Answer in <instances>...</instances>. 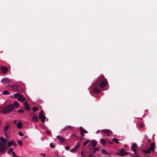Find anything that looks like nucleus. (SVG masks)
Instances as JSON below:
<instances>
[{"instance_id":"obj_16","label":"nucleus","mask_w":157,"mask_h":157,"mask_svg":"<svg viewBox=\"0 0 157 157\" xmlns=\"http://www.w3.org/2000/svg\"><path fill=\"white\" fill-rule=\"evenodd\" d=\"M80 133L82 136H84V133H87L88 132L87 131L84 130L82 128H80Z\"/></svg>"},{"instance_id":"obj_3","label":"nucleus","mask_w":157,"mask_h":157,"mask_svg":"<svg viewBox=\"0 0 157 157\" xmlns=\"http://www.w3.org/2000/svg\"><path fill=\"white\" fill-rule=\"evenodd\" d=\"M14 106L12 104L9 105H7L2 109V113L4 114H6L10 112L12 110L14 109Z\"/></svg>"},{"instance_id":"obj_7","label":"nucleus","mask_w":157,"mask_h":157,"mask_svg":"<svg viewBox=\"0 0 157 157\" xmlns=\"http://www.w3.org/2000/svg\"><path fill=\"white\" fill-rule=\"evenodd\" d=\"M93 149V148H90V153L88 155V157H92L93 155L96 152V151H99L100 150V148H98L95 147L94 149V151H92Z\"/></svg>"},{"instance_id":"obj_45","label":"nucleus","mask_w":157,"mask_h":157,"mask_svg":"<svg viewBox=\"0 0 157 157\" xmlns=\"http://www.w3.org/2000/svg\"><path fill=\"white\" fill-rule=\"evenodd\" d=\"M99 132V130H98L97 131V133H98V132Z\"/></svg>"},{"instance_id":"obj_12","label":"nucleus","mask_w":157,"mask_h":157,"mask_svg":"<svg viewBox=\"0 0 157 157\" xmlns=\"http://www.w3.org/2000/svg\"><path fill=\"white\" fill-rule=\"evenodd\" d=\"M129 154V153L128 152H125L124 149H122L120 150L118 154L122 156L125 155H126Z\"/></svg>"},{"instance_id":"obj_27","label":"nucleus","mask_w":157,"mask_h":157,"mask_svg":"<svg viewBox=\"0 0 157 157\" xmlns=\"http://www.w3.org/2000/svg\"><path fill=\"white\" fill-rule=\"evenodd\" d=\"M2 93L4 95H8L9 94V92L6 90L4 91Z\"/></svg>"},{"instance_id":"obj_1","label":"nucleus","mask_w":157,"mask_h":157,"mask_svg":"<svg viewBox=\"0 0 157 157\" xmlns=\"http://www.w3.org/2000/svg\"><path fill=\"white\" fill-rule=\"evenodd\" d=\"M107 84V80L104 76H100L97 81L93 84L91 87V90L93 93L98 94L101 91L100 88L105 86Z\"/></svg>"},{"instance_id":"obj_34","label":"nucleus","mask_w":157,"mask_h":157,"mask_svg":"<svg viewBox=\"0 0 157 157\" xmlns=\"http://www.w3.org/2000/svg\"><path fill=\"white\" fill-rule=\"evenodd\" d=\"M71 127L70 126H67L65 127L64 129V131L66 130L67 129H68L70 128Z\"/></svg>"},{"instance_id":"obj_21","label":"nucleus","mask_w":157,"mask_h":157,"mask_svg":"<svg viewBox=\"0 0 157 157\" xmlns=\"http://www.w3.org/2000/svg\"><path fill=\"white\" fill-rule=\"evenodd\" d=\"M100 142L101 144L104 145H105L106 144V141L105 140L103 139H101Z\"/></svg>"},{"instance_id":"obj_6","label":"nucleus","mask_w":157,"mask_h":157,"mask_svg":"<svg viewBox=\"0 0 157 157\" xmlns=\"http://www.w3.org/2000/svg\"><path fill=\"white\" fill-rule=\"evenodd\" d=\"M155 144L154 143H151V144L150 147L149 148H148L147 149L145 150L144 151V152L146 154L149 153L151 152V150H152L153 151V152H155Z\"/></svg>"},{"instance_id":"obj_25","label":"nucleus","mask_w":157,"mask_h":157,"mask_svg":"<svg viewBox=\"0 0 157 157\" xmlns=\"http://www.w3.org/2000/svg\"><path fill=\"white\" fill-rule=\"evenodd\" d=\"M17 125L18 128H21L22 124L21 123L17 124Z\"/></svg>"},{"instance_id":"obj_37","label":"nucleus","mask_w":157,"mask_h":157,"mask_svg":"<svg viewBox=\"0 0 157 157\" xmlns=\"http://www.w3.org/2000/svg\"><path fill=\"white\" fill-rule=\"evenodd\" d=\"M23 112V110L22 109H19L17 111L18 113L22 112Z\"/></svg>"},{"instance_id":"obj_35","label":"nucleus","mask_w":157,"mask_h":157,"mask_svg":"<svg viewBox=\"0 0 157 157\" xmlns=\"http://www.w3.org/2000/svg\"><path fill=\"white\" fill-rule=\"evenodd\" d=\"M65 149L67 150H69L70 148V147L68 146V145H67V146H66V147H65Z\"/></svg>"},{"instance_id":"obj_41","label":"nucleus","mask_w":157,"mask_h":157,"mask_svg":"<svg viewBox=\"0 0 157 157\" xmlns=\"http://www.w3.org/2000/svg\"><path fill=\"white\" fill-rule=\"evenodd\" d=\"M40 155H42L44 157H45L46 156V155L45 154H41Z\"/></svg>"},{"instance_id":"obj_15","label":"nucleus","mask_w":157,"mask_h":157,"mask_svg":"<svg viewBox=\"0 0 157 157\" xmlns=\"http://www.w3.org/2000/svg\"><path fill=\"white\" fill-rule=\"evenodd\" d=\"M7 145L8 147H10L12 145L16 146V144L14 141H10L7 143Z\"/></svg>"},{"instance_id":"obj_22","label":"nucleus","mask_w":157,"mask_h":157,"mask_svg":"<svg viewBox=\"0 0 157 157\" xmlns=\"http://www.w3.org/2000/svg\"><path fill=\"white\" fill-rule=\"evenodd\" d=\"M0 142H2L4 144H6V142L7 141V140L6 141L4 138L2 137L0 138Z\"/></svg>"},{"instance_id":"obj_28","label":"nucleus","mask_w":157,"mask_h":157,"mask_svg":"<svg viewBox=\"0 0 157 157\" xmlns=\"http://www.w3.org/2000/svg\"><path fill=\"white\" fill-rule=\"evenodd\" d=\"M119 140L118 139L116 138H114L113 139V140L115 141L116 143L118 144L119 143V142H118V141Z\"/></svg>"},{"instance_id":"obj_29","label":"nucleus","mask_w":157,"mask_h":157,"mask_svg":"<svg viewBox=\"0 0 157 157\" xmlns=\"http://www.w3.org/2000/svg\"><path fill=\"white\" fill-rule=\"evenodd\" d=\"M17 143L19 145L21 146L22 145V142L21 140H18L17 142Z\"/></svg>"},{"instance_id":"obj_24","label":"nucleus","mask_w":157,"mask_h":157,"mask_svg":"<svg viewBox=\"0 0 157 157\" xmlns=\"http://www.w3.org/2000/svg\"><path fill=\"white\" fill-rule=\"evenodd\" d=\"M139 127L140 128H143L144 127V125L143 123H140L139 124Z\"/></svg>"},{"instance_id":"obj_17","label":"nucleus","mask_w":157,"mask_h":157,"mask_svg":"<svg viewBox=\"0 0 157 157\" xmlns=\"http://www.w3.org/2000/svg\"><path fill=\"white\" fill-rule=\"evenodd\" d=\"M1 70L3 74L6 73L8 71V68L6 67H1Z\"/></svg>"},{"instance_id":"obj_4","label":"nucleus","mask_w":157,"mask_h":157,"mask_svg":"<svg viewBox=\"0 0 157 157\" xmlns=\"http://www.w3.org/2000/svg\"><path fill=\"white\" fill-rule=\"evenodd\" d=\"M8 149L5 144L2 142H0V153L3 154L6 152Z\"/></svg>"},{"instance_id":"obj_11","label":"nucleus","mask_w":157,"mask_h":157,"mask_svg":"<svg viewBox=\"0 0 157 157\" xmlns=\"http://www.w3.org/2000/svg\"><path fill=\"white\" fill-rule=\"evenodd\" d=\"M97 144V142L94 140H92L90 141L88 146L90 147V148H92L93 147H95Z\"/></svg>"},{"instance_id":"obj_30","label":"nucleus","mask_w":157,"mask_h":157,"mask_svg":"<svg viewBox=\"0 0 157 157\" xmlns=\"http://www.w3.org/2000/svg\"><path fill=\"white\" fill-rule=\"evenodd\" d=\"M33 111L35 112L38 109V108L36 107H33Z\"/></svg>"},{"instance_id":"obj_14","label":"nucleus","mask_w":157,"mask_h":157,"mask_svg":"<svg viewBox=\"0 0 157 157\" xmlns=\"http://www.w3.org/2000/svg\"><path fill=\"white\" fill-rule=\"evenodd\" d=\"M23 105L24 108L27 111H28L30 109V107L28 104L27 101H25L23 103Z\"/></svg>"},{"instance_id":"obj_2","label":"nucleus","mask_w":157,"mask_h":157,"mask_svg":"<svg viewBox=\"0 0 157 157\" xmlns=\"http://www.w3.org/2000/svg\"><path fill=\"white\" fill-rule=\"evenodd\" d=\"M13 89L19 92V93H17L13 94L15 98H23V96L20 93L24 92L25 91V89L17 85L13 86Z\"/></svg>"},{"instance_id":"obj_46","label":"nucleus","mask_w":157,"mask_h":157,"mask_svg":"<svg viewBox=\"0 0 157 157\" xmlns=\"http://www.w3.org/2000/svg\"><path fill=\"white\" fill-rule=\"evenodd\" d=\"M14 123H16V121H15H15H14Z\"/></svg>"},{"instance_id":"obj_20","label":"nucleus","mask_w":157,"mask_h":157,"mask_svg":"<svg viewBox=\"0 0 157 157\" xmlns=\"http://www.w3.org/2000/svg\"><path fill=\"white\" fill-rule=\"evenodd\" d=\"M32 120L33 121L38 122V118L37 116H34L32 118Z\"/></svg>"},{"instance_id":"obj_32","label":"nucleus","mask_w":157,"mask_h":157,"mask_svg":"<svg viewBox=\"0 0 157 157\" xmlns=\"http://www.w3.org/2000/svg\"><path fill=\"white\" fill-rule=\"evenodd\" d=\"M19 101H23L25 100V99H17Z\"/></svg>"},{"instance_id":"obj_18","label":"nucleus","mask_w":157,"mask_h":157,"mask_svg":"<svg viewBox=\"0 0 157 157\" xmlns=\"http://www.w3.org/2000/svg\"><path fill=\"white\" fill-rule=\"evenodd\" d=\"M57 137L61 143H63L64 142V139L62 136L59 135L57 136Z\"/></svg>"},{"instance_id":"obj_9","label":"nucleus","mask_w":157,"mask_h":157,"mask_svg":"<svg viewBox=\"0 0 157 157\" xmlns=\"http://www.w3.org/2000/svg\"><path fill=\"white\" fill-rule=\"evenodd\" d=\"M100 132L104 133L105 135H107L109 136L112 133V132L109 129H104L101 130Z\"/></svg>"},{"instance_id":"obj_19","label":"nucleus","mask_w":157,"mask_h":157,"mask_svg":"<svg viewBox=\"0 0 157 157\" xmlns=\"http://www.w3.org/2000/svg\"><path fill=\"white\" fill-rule=\"evenodd\" d=\"M136 145L135 144H133L131 146L132 150L134 152H136Z\"/></svg>"},{"instance_id":"obj_26","label":"nucleus","mask_w":157,"mask_h":157,"mask_svg":"<svg viewBox=\"0 0 157 157\" xmlns=\"http://www.w3.org/2000/svg\"><path fill=\"white\" fill-rule=\"evenodd\" d=\"M14 105L17 108L19 106V104L17 101H15L14 103Z\"/></svg>"},{"instance_id":"obj_47","label":"nucleus","mask_w":157,"mask_h":157,"mask_svg":"<svg viewBox=\"0 0 157 157\" xmlns=\"http://www.w3.org/2000/svg\"><path fill=\"white\" fill-rule=\"evenodd\" d=\"M110 143H111V144H112V142H110Z\"/></svg>"},{"instance_id":"obj_36","label":"nucleus","mask_w":157,"mask_h":157,"mask_svg":"<svg viewBox=\"0 0 157 157\" xmlns=\"http://www.w3.org/2000/svg\"><path fill=\"white\" fill-rule=\"evenodd\" d=\"M19 135L21 136H23V134L22 132H19Z\"/></svg>"},{"instance_id":"obj_40","label":"nucleus","mask_w":157,"mask_h":157,"mask_svg":"<svg viewBox=\"0 0 157 157\" xmlns=\"http://www.w3.org/2000/svg\"><path fill=\"white\" fill-rule=\"evenodd\" d=\"M47 134H48L49 135H51V133L48 131H47Z\"/></svg>"},{"instance_id":"obj_44","label":"nucleus","mask_w":157,"mask_h":157,"mask_svg":"<svg viewBox=\"0 0 157 157\" xmlns=\"http://www.w3.org/2000/svg\"><path fill=\"white\" fill-rule=\"evenodd\" d=\"M139 157V156L137 155H136V156H135L133 157Z\"/></svg>"},{"instance_id":"obj_10","label":"nucleus","mask_w":157,"mask_h":157,"mask_svg":"<svg viewBox=\"0 0 157 157\" xmlns=\"http://www.w3.org/2000/svg\"><path fill=\"white\" fill-rule=\"evenodd\" d=\"M80 146V144L79 142H78L75 146L70 150V151L72 152H75L79 148Z\"/></svg>"},{"instance_id":"obj_43","label":"nucleus","mask_w":157,"mask_h":157,"mask_svg":"<svg viewBox=\"0 0 157 157\" xmlns=\"http://www.w3.org/2000/svg\"><path fill=\"white\" fill-rule=\"evenodd\" d=\"M84 153V152L83 151H82V152H81V154L82 155H83V154Z\"/></svg>"},{"instance_id":"obj_42","label":"nucleus","mask_w":157,"mask_h":157,"mask_svg":"<svg viewBox=\"0 0 157 157\" xmlns=\"http://www.w3.org/2000/svg\"><path fill=\"white\" fill-rule=\"evenodd\" d=\"M12 153V155H13L15 156L16 155V154H15V153H14V152H13Z\"/></svg>"},{"instance_id":"obj_5","label":"nucleus","mask_w":157,"mask_h":157,"mask_svg":"<svg viewBox=\"0 0 157 157\" xmlns=\"http://www.w3.org/2000/svg\"><path fill=\"white\" fill-rule=\"evenodd\" d=\"M8 149L5 144L2 142H0V153L3 154L6 152Z\"/></svg>"},{"instance_id":"obj_23","label":"nucleus","mask_w":157,"mask_h":157,"mask_svg":"<svg viewBox=\"0 0 157 157\" xmlns=\"http://www.w3.org/2000/svg\"><path fill=\"white\" fill-rule=\"evenodd\" d=\"M9 125L6 124L4 126V127L3 128V131H6L9 128Z\"/></svg>"},{"instance_id":"obj_8","label":"nucleus","mask_w":157,"mask_h":157,"mask_svg":"<svg viewBox=\"0 0 157 157\" xmlns=\"http://www.w3.org/2000/svg\"><path fill=\"white\" fill-rule=\"evenodd\" d=\"M39 117L40 118V121L42 122H44L45 121L46 117L44 115V111L42 110L39 113Z\"/></svg>"},{"instance_id":"obj_38","label":"nucleus","mask_w":157,"mask_h":157,"mask_svg":"<svg viewBox=\"0 0 157 157\" xmlns=\"http://www.w3.org/2000/svg\"><path fill=\"white\" fill-rule=\"evenodd\" d=\"M101 152L103 153H106V151L104 149H102L101 150Z\"/></svg>"},{"instance_id":"obj_31","label":"nucleus","mask_w":157,"mask_h":157,"mask_svg":"<svg viewBox=\"0 0 157 157\" xmlns=\"http://www.w3.org/2000/svg\"><path fill=\"white\" fill-rule=\"evenodd\" d=\"M13 148H10L8 150V153H10L12 151H13Z\"/></svg>"},{"instance_id":"obj_33","label":"nucleus","mask_w":157,"mask_h":157,"mask_svg":"<svg viewBox=\"0 0 157 157\" xmlns=\"http://www.w3.org/2000/svg\"><path fill=\"white\" fill-rule=\"evenodd\" d=\"M88 143V140H86V141H85L83 144V146H85Z\"/></svg>"},{"instance_id":"obj_39","label":"nucleus","mask_w":157,"mask_h":157,"mask_svg":"<svg viewBox=\"0 0 157 157\" xmlns=\"http://www.w3.org/2000/svg\"><path fill=\"white\" fill-rule=\"evenodd\" d=\"M50 147H52V148H54V145H53V144H50Z\"/></svg>"},{"instance_id":"obj_13","label":"nucleus","mask_w":157,"mask_h":157,"mask_svg":"<svg viewBox=\"0 0 157 157\" xmlns=\"http://www.w3.org/2000/svg\"><path fill=\"white\" fill-rule=\"evenodd\" d=\"M1 82L3 84H7L9 83V80L8 78H4L1 80Z\"/></svg>"}]
</instances>
